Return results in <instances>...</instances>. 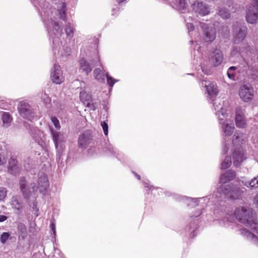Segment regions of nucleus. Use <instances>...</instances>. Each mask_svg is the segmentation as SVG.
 <instances>
[{
  "instance_id": "54",
  "label": "nucleus",
  "mask_w": 258,
  "mask_h": 258,
  "mask_svg": "<svg viewBox=\"0 0 258 258\" xmlns=\"http://www.w3.org/2000/svg\"><path fill=\"white\" fill-rule=\"evenodd\" d=\"M54 28L57 31L58 33H62V29L60 28L58 24L56 23H54Z\"/></svg>"
},
{
  "instance_id": "52",
  "label": "nucleus",
  "mask_w": 258,
  "mask_h": 258,
  "mask_svg": "<svg viewBox=\"0 0 258 258\" xmlns=\"http://www.w3.org/2000/svg\"><path fill=\"white\" fill-rule=\"evenodd\" d=\"M7 162V157L3 153H0V165H4Z\"/></svg>"
},
{
  "instance_id": "9",
  "label": "nucleus",
  "mask_w": 258,
  "mask_h": 258,
  "mask_svg": "<svg viewBox=\"0 0 258 258\" xmlns=\"http://www.w3.org/2000/svg\"><path fill=\"white\" fill-rule=\"evenodd\" d=\"M233 32L235 42L239 43L245 38L247 28L241 23H236L233 25Z\"/></svg>"
},
{
  "instance_id": "46",
  "label": "nucleus",
  "mask_w": 258,
  "mask_h": 258,
  "mask_svg": "<svg viewBox=\"0 0 258 258\" xmlns=\"http://www.w3.org/2000/svg\"><path fill=\"white\" fill-rule=\"evenodd\" d=\"M96 145H94V146H91L88 148L87 156L88 157H92L96 154Z\"/></svg>"
},
{
  "instance_id": "5",
  "label": "nucleus",
  "mask_w": 258,
  "mask_h": 258,
  "mask_svg": "<svg viewBox=\"0 0 258 258\" xmlns=\"http://www.w3.org/2000/svg\"><path fill=\"white\" fill-rule=\"evenodd\" d=\"M31 188L33 192L38 190L43 196L46 195L49 187V183L48 176L46 174L42 172L38 176L37 184L34 183H31Z\"/></svg>"
},
{
  "instance_id": "49",
  "label": "nucleus",
  "mask_w": 258,
  "mask_h": 258,
  "mask_svg": "<svg viewBox=\"0 0 258 258\" xmlns=\"http://www.w3.org/2000/svg\"><path fill=\"white\" fill-rule=\"evenodd\" d=\"M236 68L234 66L230 67L228 71H227V76L228 78L230 79L234 80L235 77V73L233 72H231V70H235Z\"/></svg>"
},
{
  "instance_id": "32",
  "label": "nucleus",
  "mask_w": 258,
  "mask_h": 258,
  "mask_svg": "<svg viewBox=\"0 0 258 258\" xmlns=\"http://www.w3.org/2000/svg\"><path fill=\"white\" fill-rule=\"evenodd\" d=\"M58 11L59 13V17L63 21H66V5L64 3H60L57 6Z\"/></svg>"
},
{
  "instance_id": "14",
  "label": "nucleus",
  "mask_w": 258,
  "mask_h": 258,
  "mask_svg": "<svg viewBox=\"0 0 258 258\" xmlns=\"http://www.w3.org/2000/svg\"><path fill=\"white\" fill-rule=\"evenodd\" d=\"M18 109L21 116L30 120L34 116V113L30 105L27 102H20Z\"/></svg>"
},
{
  "instance_id": "33",
  "label": "nucleus",
  "mask_w": 258,
  "mask_h": 258,
  "mask_svg": "<svg viewBox=\"0 0 258 258\" xmlns=\"http://www.w3.org/2000/svg\"><path fill=\"white\" fill-rule=\"evenodd\" d=\"M172 7L176 9L183 10L186 7L185 0H172Z\"/></svg>"
},
{
  "instance_id": "12",
  "label": "nucleus",
  "mask_w": 258,
  "mask_h": 258,
  "mask_svg": "<svg viewBox=\"0 0 258 258\" xmlns=\"http://www.w3.org/2000/svg\"><path fill=\"white\" fill-rule=\"evenodd\" d=\"M56 150L64 149L65 140L63 134L57 130H49Z\"/></svg>"
},
{
  "instance_id": "34",
  "label": "nucleus",
  "mask_w": 258,
  "mask_h": 258,
  "mask_svg": "<svg viewBox=\"0 0 258 258\" xmlns=\"http://www.w3.org/2000/svg\"><path fill=\"white\" fill-rule=\"evenodd\" d=\"M80 98L84 104H87V105H89L92 101L91 96L85 91L80 92Z\"/></svg>"
},
{
  "instance_id": "37",
  "label": "nucleus",
  "mask_w": 258,
  "mask_h": 258,
  "mask_svg": "<svg viewBox=\"0 0 258 258\" xmlns=\"http://www.w3.org/2000/svg\"><path fill=\"white\" fill-rule=\"evenodd\" d=\"M244 185L251 189L258 188V175L253 177L250 181H246Z\"/></svg>"
},
{
  "instance_id": "26",
  "label": "nucleus",
  "mask_w": 258,
  "mask_h": 258,
  "mask_svg": "<svg viewBox=\"0 0 258 258\" xmlns=\"http://www.w3.org/2000/svg\"><path fill=\"white\" fill-rule=\"evenodd\" d=\"M80 70L88 75L92 70V67L85 58H82L79 60Z\"/></svg>"
},
{
  "instance_id": "2",
  "label": "nucleus",
  "mask_w": 258,
  "mask_h": 258,
  "mask_svg": "<svg viewBox=\"0 0 258 258\" xmlns=\"http://www.w3.org/2000/svg\"><path fill=\"white\" fill-rule=\"evenodd\" d=\"M217 192L226 199L235 201L241 198L243 190L233 183H222L217 187Z\"/></svg>"
},
{
  "instance_id": "50",
  "label": "nucleus",
  "mask_w": 258,
  "mask_h": 258,
  "mask_svg": "<svg viewBox=\"0 0 258 258\" xmlns=\"http://www.w3.org/2000/svg\"><path fill=\"white\" fill-rule=\"evenodd\" d=\"M106 77L107 83L111 87H112L114 83L117 81L116 80L113 79L111 77L109 76L108 73L106 74Z\"/></svg>"
},
{
  "instance_id": "19",
  "label": "nucleus",
  "mask_w": 258,
  "mask_h": 258,
  "mask_svg": "<svg viewBox=\"0 0 258 258\" xmlns=\"http://www.w3.org/2000/svg\"><path fill=\"white\" fill-rule=\"evenodd\" d=\"M7 169L8 172L13 175H19L21 172L18 160L13 156L11 157L8 161Z\"/></svg>"
},
{
  "instance_id": "51",
  "label": "nucleus",
  "mask_w": 258,
  "mask_h": 258,
  "mask_svg": "<svg viewBox=\"0 0 258 258\" xmlns=\"http://www.w3.org/2000/svg\"><path fill=\"white\" fill-rule=\"evenodd\" d=\"M51 120L52 122L53 123L54 126L56 128H60L59 122L58 120L55 117H51Z\"/></svg>"
},
{
  "instance_id": "61",
  "label": "nucleus",
  "mask_w": 258,
  "mask_h": 258,
  "mask_svg": "<svg viewBox=\"0 0 258 258\" xmlns=\"http://www.w3.org/2000/svg\"><path fill=\"white\" fill-rule=\"evenodd\" d=\"M254 199L256 204L258 206V194L255 196Z\"/></svg>"
},
{
  "instance_id": "31",
  "label": "nucleus",
  "mask_w": 258,
  "mask_h": 258,
  "mask_svg": "<svg viewBox=\"0 0 258 258\" xmlns=\"http://www.w3.org/2000/svg\"><path fill=\"white\" fill-rule=\"evenodd\" d=\"M64 149L56 150V161L59 168L63 166V152Z\"/></svg>"
},
{
  "instance_id": "47",
  "label": "nucleus",
  "mask_w": 258,
  "mask_h": 258,
  "mask_svg": "<svg viewBox=\"0 0 258 258\" xmlns=\"http://www.w3.org/2000/svg\"><path fill=\"white\" fill-rule=\"evenodd\" d=\"M32 211H34V214L36 217H38L39 215V209L37 207V203L36 201H33L32 203Z\"/></svg>"
},
{
  "instance_id": "48",
  "label": "nucleus",
  "mask_w": 258,
  "mask_h": 258,
  "mask_svg": "<svg viewBox=\"0 0 258 258\" xmlns=\"http://www.w3.org/2000/svg\"><path fill=\"white\" fill-rule=\"evenodd\" d=\"M7 190L4 187H0V202L3 201L7 196Z\"/></svg>"
},
{
  "instance_id": "17",
  "label": "nucleus",
  "mask_w": 258,
  "mask_h": 258,
  "mask_svg": "<svg viewBox=\"0 0 258 258\" xmlns=\"http://www.w3.org/2000/svg\"><path fill=\"white\" fill-rule=\"evenodd\" d=\"M234 130H223L222 135L223 137V142L222 154L226 155L230 145V137L233 133Z\"/></svg>"
},
{
  "instance_id": "28",
  "label": "nucleus",
  "mask_w": 258,
  "mask_h": 258,
  "mask_svg": "<svg viewBox=\"0 0 258 258\" xmlns=\"http://www.w3.org/2000/svg\"><path fill=\"white\" fill-rule=\"evenodd\" d=\"M203 85H205L206 90L208 94L211 96H215L218 94V91L217 86L213 83H209L207 84V82L205 81L202 82Z\"/></svg>"
},
{
  "instance_id": "6",
  "label": "nucleus",
  "mask_w": 258,
  "mask_h": 258,
  "mask_svg": "<svg viewBox=\"0 0 258 258\" xmlns=\"http://www.w3.org/2000/svg\"><path fill=\"white\" fill-rule=\"evenodd\" d=\"M103 151L107 156L115 158L121 162L124 161V155L123 153L109 143L108 138L107 141H104V146Z\"/></svg>"
},
{
  "instance_id": "56",
  "label": "nucleus",
  "mask_w": 258,
  "mask_h": 258,
  "mask_svg": "<svg viewBox=\"0 0 258 258\" xmlns=\"http://www.w3.org/2000/svg\"><path fill=\"white\" fill-rule=\"evenodd\" d=\"M221 1L224 4L228 6H230L232 2V0H221Z\"/></svg>"
},
{
  "instance_id": "29",
  "label": "nucleus",
  "mask_w": 258,
  "mask_h": 258,
  "mask_svg": "<svg viewBox=\"0 0 258 258\" xmlns=\"http://www.w3.org/2000/svg\"><path fill=\"white\" fill-rule=\"evenodd\" d=\"M29 133L36 142L38 144L43 142L42 137L43 136V133L42 130H30Z\"/></svg>"
},
{
  "instance_id": "10",
  "label": "nucleus",
  "mask_w": 258,
  "mask_h": 258,
  "mask_svg": "<svg viewBox=\"0 0 258 258\" xmlns=\"http://www.w3.org/2000/svg\"><path fill=\"white\" fill-rule=\"evenodd\" d=\"M200 26L203 33V39L206 42H212L216 38V31L212 27H209L207 24L200 22Z\"/></svg>"
},
{
  "instance_id": "18",
  "label": "nucleus",
  "mask_w": 258,
  "mask_h": 258,
  "mask_svg": "<svg viewBox=\"0 0 258 258\" xmlns=\"http://www.w3.org/2000/svg\"><path fill=\"white\" fill-rule=\"evenodd\" d=\"M258 19V9L255 6H249L247 8L246 20L248 23L254 24Z\"/></svg>"
},
{
  "instance_id": "27",
  "label": "nucleus",
  "mask_w": 258,
  "mask_h": 258,
  "mask_svg": "<svg viewBox=\"0 0 258 258\" xmlns=\"http://www.w3.org/2000/svg\"><path fill=\"white\" fill-rule=\"evenodd\" d=\"M241 234L245 237L247 239L251 240L253 242L258 243V237L249 230L246 228H242L240 230Z\"/></svg>"
},
{
  "instance_id": "63",
  "label": "nucleus",
  "mask_w": 258,
  "mask_h": 258,
  "mask_svg": "<svg viewBox=\"0 0 258 258\" xmlns=\"http://www.w3.org/2000/svg\"><path fill=\"white\" fill-rule=\"evenodd\" d=\"M105 136H107L109 130H103Z\"/></svg>"
},
{
  "instance_id": "24",
  "label": "nucleus",
  "mask_w": 258,
  "mask_h": 258,
  "mask_svg": "<svg viewBox=\"0 0 258 258\" xmlns=\"http://www.w3.org/2000/svg\"><path fill=\"white\" fill-rule=\"evenodd\" d=\"M223 56L221 50L216 49L212 53L211 61L215 67L219 66L223 61Z\"/></svg>"
},
{
  "instance_id": "22",
  "label": "nucleus",
  "mask_w": 258,
  "mask_h": 258,
  "mask_svg": "<svg viewBox=\"0 0 258 258\" xmlns=\"http://www.w3.org/2000/svg\"><path fill=\"white\" fill-rule=\"evenodd\" d=\"M51 78L52 81L56 84H59L63 82V78L59 66L54 65V71L51 73Z\"/></svg>"
},
{
  "instance_id": "35",
  "label": "nucleus",
  "mask_w": 258,
  "mask_h": 258,
  "mask_svg": "<svg viewBox=\"0 0 258 258\" xmlns=\"http://www.w3.org/2000/svg\"><path fill=\"white\" fill-rule=\"evenodd\" d=\"M143 183L145 188H147L146 194L149 195L150 194H152V192L155 189H160L159 187L154 186L150 184V182L148 180L145 179L143 180Z\"/></svg>"
},
{
  "instance_id": "30",
  "label": "nucleus",
  "mask_w": 258,
  "mask_h": 258,
  "mask_svg": "<svg viewBox=\"0 0 258 258\" xmlns=\"http://www.w3.org/2000/svg\"><path fill=\"white\" fill-rule=\"evenodd\" d=\"M94 78L99 82L103 83L105 81V74L103 71L99 68L95 69L93 71Z\"/></svg>"
},
{
  "instance_id": "11",
  "label": "nucleus",
  "mask_w": 258,
  "mask_h": 258,
  "mask_svg": "<svg viewBox=\"0 0 258 258\" xmlns=\"http://www.w3.org/2000/svg\"><path fill=\"white\" fill-rule=\"evenodd\" d=\"M19 184L23 198L26 200H29L32 196L31 184H29L25 177L21 176L19 179Z\"/></svg>"
},
{
  "instance_id": "55",
  "label": "nucleus",
  "mask_w": 258,
  "mask_h": 258,
  "mask_svg": "<svg viewBox=\"0 0 258 258\" xmlns=\"http://www.w3.org/2000/svg\"><path fill=\"white\" fill-rule=\"evenodd\" d=\"M8 219V216L0 214V222H3Z\"/></svg>"
},
{
  "instance_id": "57",
  "label": "nucleus",
  "mask_w": 258,
  "mask_h": 258,
  "mask_svg": "<svg viewBox=\"0 0 258 258\" xmlns=\"http://www.w3.org/2000/svg\"><path fill=\"white\" fill-rule=\"evenodd\" d=\"M43 100H44V102L46 103V104H49L50 103V98L47 96L46 95H45V98H43Z\"/></svg>"
},
{
  "instance_id": "60",
  "label": "nucleus",
  "mask_w": 258,
  "mask_h": 258,
  "mask_svg": "<svg viewBox=\"0 0 258 258\" xmlns=\"http://www.w3.org/2000/svg\"><path fill=\"white\" fill-rule=\"evenodd\" d=\"M253 4L252 6H255L256 8L258 9V0H252Z\"/></svg>"
},
{
  "instance_id": "64",
  "label": "nucleus",
  "mask_w": 258,
  "mask_h": 258,
  "mask_svg": "<svg viewBox=\"0 0 258 258\" xmlns=\"http://www.w3.org/2000/svg\"><path fill=\"white\" fill-rule=\"evenodd\" d=\"M125 0H116L117 2L118 3H121L125 1Z\"/></svg>"
},
{
  "instance_id": "8",
  "label": "nucleus",
  "mask_w": 258,
  "mask_h": 258,
  "mask_svg": "<svg viewBox=\"0 0 258 258\" xmlns=\"http://www.w3.org/2000/svg\"><path fill=\"white\" fill-rule=\"evenodd\" d=\"M232 158L233 166L235 167H239L243 162L246 160V151L245 149L234 148L232 152Z\"/></svg>"
},
{
  "instance_id": "3",
  "label": "nucleus",
  "mask_w": 258,
  "mask_h": 258,
  "mask_svg": "<svg viewBox=\"0 0 258 258\" xmlns=\"http://www.w3.org/2000/svg\"><path fill=\"white\" fill-rule=\"evenodd\" d=\"M84 130L78 138V147L82 150H85L91 146L97 144V138L95 136L96 130Z\"/></svg>"
},
{
  "instance_id": "40",
  "label": "nucleus",
  "mask_w": 258,
  "mask_h": 258,
  "mask_svg": "<svg viewBox=\"0 0 258 258\" xmlns=\"http://www.w3.org/2000/svg\"><path fill=\"white\" fill-rule=\"evenodd\" d=\"M218 15L223 19H227L230 18V13L229 10L225 8H220L219 9Z\"/></svg>"
},
{
  "instance_id": "43",
  "label": "nucleus",
  "mask_w": 258,
  "mask_h": 258,
  "mask_svg": "<svg viewBox=\"0 0 258 258\" xmlns=\"http://www.w3.org/2000/svg\"><path fill=\"white\" fill-rule=\"evenodd\" d=\"M9 232H4L0 236V241L2 244H5L10 237Z\"/></svg>"
},
{
  "instance_id": "42",
  "label": "nucleus",
  "mask_w": 258,
  "mask_h": 258,
  "mask_svg": "<svg viewBox=\"0 0 258 258\" xmlns=\"http://www.w3.org/2000/svg\"><path fill=\"white\" fill-rule=\"evenodd\" d=\"M246 226L249 227L253 232L258 234V224L255 219H254L251 223H249V224Z\"/></svg>"
},
{
  "instance_id": "44",
  "label": "nucleus",
  "mask_w": 258,
  "mask_h": 258,
  "mask_svg": "<svg viewBox=\"0 0 258 258\" xmlns=\"http://www.w3.org/2000/svg\"><path fill=\"white\" fill-rule=\"evenodd\" d=\"M66 33L68 37H72L74 34V28L71 26L70 23H68L66 25L65 29Z\"/></svg>"
},
{
  "instance_id": "58",
  "label": "nucleus",
  "mask_w": 258,
  "mask_h": 258,
  "mask_svg": "<svg viewBox=\"0 0 258 258\" xmlns=\"http://www.w3.org/2000/svg\"><path fill=\"white\" fill-rule=\"evenodd\" d=\"M101 125L102 127V129H108V128L107 123L105 121L102 122Z\"/></svg>"
},
{
  "instance_id": "59",
  "label": "nucleus",
  "mask_w": 258,
  "mask_h": 258,
  "mask_svg": "<svg viewBox=\"0 0 258 258\" xmlns=\"http://www.w3.org/2000/svg\"><path fill=\"white\" fill-rule=\"evenodd\" d=\"M132 173L135 175V176L138 179L141 180V176L138 174L137 172H136L134 171H132Z\"/></svg>"
},
{
  "instance_id": "53",
  "label": "nucleus",
  "mask_w": 258,
  "mask_h": 258,
  "mask_svg": "<svg viewBox=\"0 0 258 258\" xmlns=\"http://www.w3.org/2000/svg\"><path fill=\"white\" fill-rule=\"evenodd\" d=\"M186 27L189 31H193L195 28L194 25L190 23H187L186 24Z\"/></svg>"
},
{
  "instance_id": "4",
  "label": "nucleus",
  "mask_w": 258,
  "mask_h": 258,
  "mask_svg": "<svg viewBox=\"0 0 258 258\" xmlns=\"http://www.w3.org/2000/svg\"><path fill=\"white\" fill-rule=\"evenodd\" d=\"M235 218L245 226L255 219L253 217V210L246 207L236 209L234 211Z\"/></svg>"
},
{
  "instance_id": "15",
  "label": "nucleus",
  "mask_w": 258,
  "mask_h": 258,
  "mask_svg": "<svg viewBox=\"0 0 258 258\" xmlns=\"http://www.w3.org/2000/svg\"><path fill=\"white\" fill-rule=\"evenodd\" d=\"M191 7L193 11L200 15L205 16L210 13L209 6L203 2L197 1L194 3Z\"/></svg>"
},
{
  "instance_id": "16",
  "label": "nucleus",
  "mask_w": 258,
  "mask_h": 258,
  "mask_svg": "<svg viewBox=\"0 0 258 258\" xmlns=\"http://www.w3.org/2000/svg\"><path fill=\"white\" fill-rule=\"evenodd\" d=\"M232 143L234 148L240 149L243 148L245 144L244 135L240 130H235L232 138Z\"/></svg>"
},
{
  "instance_id": "62",
  "label": "nucleus",
  "mask_w": 258,
  "mask_h": 258,
  "mask_svg": "<svg viewBox=\"0 0 258 258\" xmlns=\"http://www.w3.org/2000/svg\"><path fill=\"white\" fill-rule=\"evenodd\" d=\"M238 49L237 48H234L233 49H232V53L234 54H235V53H236L237 52H238Z\"/></svg>"
},
{
  "instance_id": "41",
  "label": "nucleus",
  "mask_w": 258,
  "mask_h": 258,
  "mask_svg": "<svg viewBox=\"0 0 258 258\" xmlns=\"http://www.w3.org/2000/svg\"><path fill=\"white\" fill-rule=\"evenodd\" d=\"M220 123L222 124V127L223 129H234V124L232 123H229L228 121L224 120L223 119H220Z\"/></svg>"
},
{
  "instance_id": "23",
  "label": "nucleus",
  "mask_w": 258,
  "mask_h": 258,
  "mask_svg": "<svg viewBox=\"0 0 258 258\" xmlns=\"http://www.w3.org/2000/svg\"><path fill=\"white\" fill-rule=\"evenodd\" d=\"M235 123L238 128H245L246 127V121L244 113L240 109H237L235 114Z\"/></svg>"
},
{
  "instance_id": "7",
  "label": "nucleus",
  "mask_w": 258,
  "mask_h": 258,
  "mask_svg": "<svg viewBox=\"0 0 258 258\" xmlns=\"http://www.w3.org/2000/svg\"><path fill=\"white\" fill-rule=\"evenodd\" d=\"M165 194L167 196H171L176 201L183 202L189 207L193 208L199 205V200L198 198L183 196L176 194H172L170 191H166Z\"/></svg>"
},
{
  "instance_id": "39",
  "label": "nucleus",
  "mask_w": 258,
  "mask_h": 258,
  "mask_svg": "<svg viewBox=\"0 0 258 258\" xmlns=\"http://www.w3.org/2000/svg\"><path fill=\"white\" fill-rule=\"evenodd\" d=\"M50 228L51 229V230L52 232V236L51 237V241H52L53 243L56 242V225H55V222L54 221H50Z\"/></svg>"
},
{
  "instance_id": "13",
  "label": "nucleus",
  "mask_w": 258,
  "mask_h": 258,
  "mask_svg": "<svg viewBox=\"0 0 258 258\" xmlns=\"http://www.w3.org/2000/svg\"><path fill=\"white\" fill-rule=\"evenodd\" d=\"M239 95L244 102L251 100L253 95V90L250 84L241 85L239 90Z\"/></svg>"
},
{
  "instance_id": "21",
  "label": "nucleus",
  "mask_w": 258,
  "mask_h": 258,
  "mask_svg": "<svg viewBox=\"0 0 258 258\" xmlns=\"http://www.w3.org/2000/svg\"><path fill=\"white\" fill-rule=\"evenodd\" d=\"M236 175V173L234 170L228 169L220 175L219 182L220 184H222V183H231L230 181L233 180Z\"/></svg>"
},
{
  "instance_id": "45",
  "label": "nucleus",
  "mask_w": 258,
  "mask_h": 258,
  "mask_svg": "<svg viewBox=\"0 0 258 258\" xmlns=\"http://www.w3.org/2000/svg\"><path fill=\"white\" fill-rule=\"evenodd\" d=\"M53 249L54 253L52 256L51 258H62V253L59 249L55 247L54 243L53 244Z\"/></svg>"
},
{
  "instance_id": "36",
  "label": "nucleus",
  "mask_w": 258,
  "mask_h": 258,
  "mask_svg": "<svg viewBox=\"0 0 258 258\" xmlns=\"http://www.w3.org/2000/svg\"><path fill=\"white\" fill-rule=\"evenodd\" d=\"M231 157L226 156L224 159L221 163L220 169L221 170H226L229 168L231 165Z\"/></svg>"
},
{
  "instance_id": "25",
  "label": "nucleus",
  "mask_w": 258,
  "mask_h": 258,
  "mask_svg": "<svg viewBox=\"0 0 258 258\" xmlns=\"http://www.w3.org/2000/svg\"><path fill=\"white\" fill-rule=\"evenodd\" d=\"M18 239L19 240H24L27 236L28 232L26 226L23 223L20 222L17 227Z\"/></svg>"
},
{
  "instance_id": "20",
  "label": "nucleus",
  "mask_w": 258,
  "mask_h": 258,
  "mask_svg": "<svg viewBox=\"0 0 258 258\" xmlns=\"http://www.w3.org/2000/svg\"><path fill=\"white\" fill-rule=\"evenodd\" d=\"M11 206L13 209L17 211L16 213L20 215L22 212V210L24 208V203L22 198L19 196H14L11 200Z\"/></svg>"
},
{
  "instance_id": "1",
  "label": "nucleus",
  "mask_w": 258,
  "mask_h": 258,
  "mask_svg": "<svg viewBox=\"0 0 258 258\" xmlns=\"http://www.w3.org/2000/svg\"><path fill=\"white\" fill-rule=\"evenodd\" d=\"M202 209H198L194 213H191L186 222L184 228L182 229L180 234L186 237L189 240L195 238L199 233L200 224L201 221L199 218L202 214Z\"/></svg>"
},
{
  "instance_id": "38",
  "label": "nucleus",
  "mask_w": 258,
  "mask_h": 258,
  "mask_svg": "<svg viewBox=\"0 0 258 258\" xmlns=\"http://www.w3.org/2000/svg\"><path fill=\"white\" fill-rule=\"evenodd\" d=\"M2 118L4 127H8L12 120L10 114L7 112H4Z\"/></svg>"
}]
</instances>
